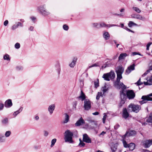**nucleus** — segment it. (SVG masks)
<instances>
[{
  "label": "nucleus",
  "mask_w": 152,
  "mask_h": 152,
  "mask_svg": "<svg viewBox=\"0 0 152 152\" xmlns=\"http://www.w3.org/2000/svg\"><path fill=\"white\" fill-rule=\"evenodd\" d=\"M124 28L125 29H126V30H127L133 33H134V32L133 31L130 30V29H129V28H127L126 27H125Z\"/></svg>",
  "instance_id": "56"
},
{
  "label": "nucleus",
  "mask_w": 152,
  "mask_h": 152,
  "mask_svg": "<svg viewBox=\"0 0 152 152\" xmlns=\"http://www.w3.org/2000/svg\"><path fill=\"white\" fill-rule=\"evenodd\" d=\"M140 78L137 83H136L138 85H140L143 84L140 81Z\"/></svg>",
  "instance_id": "51"
},
{
  "label": "nucleus",
  "mask_w": 152,
  "mask_h": 152,
  "mask_svg": "<svg viewBox=\"0 0 152 152\" xmlns=\"http://www.w3.org/2000/svg\"><path fill=\"white\" fill-rule=\"evenodd\" d=\"M78 98H80L82 101L86 100V96L85 94L82 91H81L80 95L78 97Z\"/></svg>",
  "instance_id": "25"
},
{
  "label": "nucleus",
  "mask_w": 152,
  "mask_h": 152,
  "mask_svg": "<svg viewBox=\"0 0 152 152\" xmlns=\"http://www.w3.org/2000/svg\"><path fill=\"white\" fill-rule=\"evenodd\" d=\"M37 10L42 15L45 16H48L50 14V12L47 9L45 4L39 6L37 8Z\"/></svg>",
  "instance_id": "1"
},
{
  "label": "nucleus",
  "mask_w": 152,
  "mask_h": 152,
  "mask_svg": "<svg viewBox=\"0 0 152 152\" xmlns=\"http://www.w3.org/2000/svg\"><path fill=\"white\" fill-rule=\"evenodd\" d=\"M129 113L126 108H124L123 111L122 116L125 119H126L129 116Z\"/></svg>",
  "instance_id": "19"
},
{
  "label": "nucleus",
  "mask_w": 152,
  "mask_h": 152,
  "mask_svg": "<svg viewBox=\"0 0 152 152\" xmlns=\"http://www.w3.org/2000/svg\"><path fill=\"white\" fill-rule=\"evenodd\" d=\"M6 141V138L4 135L0 134V143L5 142Z\"/></svg>",
  "instance_id": "35"
},
{
  "label": "nucleus",
  "mask_w": 152,
  "mask_h": 152,
  "mask_svg": "<svg viewBox=\"0 0 152 152\" xmlns=\"http://www.w3.org/2000/svg\"><path fill=\"white\" fill-rule=\"evenodd\" d=\"M105 134H106L105 132L103 131L99 134V136H100L101 135H104Z\"/></svg>",
  "instance_id": "61"
},
{
  "label": "nucleus",
  "mask_w": 152,
  "mask_h": 152,
  "mask_svg": "<svg viewBox=\"0 0 152 152\" xmlns=\"http://www.w3.org/2000/svg\"><path fill=\"white\" fill-rule=\"evenodd\" d=\"M150 70H148L146 72H145L143 75H142V76H144L146 75L148 72H150Z\"/></svg>",
  "instance_id": "58"
},
{
  "label": "nucleus",
  "mask_w": 152,
  "mask_h": 152,
  "mask_svg": "<svg viewBox=\"0 0 152 152\" xmlns=\"http://www.w3.org/2000/svg\"><path fill=\"white\" fill-rule=\"evenodd\" d=\"M135 147V144L133 143H131L129 144V145L127 148H129L130 151H132L134 149Z\"/></svg>",
  "instance_id": "29"
},
{
  "label": "nucleus",
  "mask_w": 152,
  "mask_h": 152,
  "mask_svg": "<svg viewBox=\"0 0 152 152\" xmlns=\"http://www.w3.org/2000/svg\"><path fill=\"white\" fill-rule=\"evenodd\" d=\"M122 74H117V77L116 82L117 83H118V84L119 83L120 79H121L122 78Z\"/></svg>",
  "instance_id": "33"
},
{
  "label": "nucleus",
  "mask_w": 152,
  "mask_h": 152,
  "mask_svg": "<svg viewBox=\"0 0 152 152\" xmlns=\"http://www.w3.org/2000/svg\"><path fill=\"white\" fill-rule=\"evenodd\" d=\"M23 109V107H21L18 110L14 112L13 114L14 116L15 117L18 114L22 111Z\"/></svg>",
  "instance_id": "26"
},
{
  "label": "nucleus",
  "mask_w": 152,
  "mask_h": 152,
  "mask_svg": "<svg viewBox=\"0 0 152 152\" xmlns=\"http://www.w3.org/2000/svg\"><path fill=\"white\" fill-rule=\"evenodd\" d=\"M79 145L80 147H83L85 146V144L83 142H80Z\"/></svg>",
  "instance_id": "54"
},
{
  "label": "nucleus",
  "mask_w": 152,
  "mask_h": 152,
  "mask_svg": "<svg viewBox=\"0 0 152 152\" xmlns=\"http://www.w3.org/2000/svg\"><path fill=\"white\" fill-rule=\"evenodd\" d=\"M15 48L18 49L20 48V45L19 43H17L15 44Z\"/></svg>",
  "instance_id": "49"
},
{
  "label": "nucleus",
  "mask_w": 152,
  "mask_h": 152,
  "mask_svg": "<svg viewBox=\"0 0 152 152\" xmlns=\"http://www.w3.org/2000/svg\"><path fill=\"white\" fill-rule=\"evenodd\" d=\"M3 58L4 60H7L8 61H10V58L9 56L7 54H6L4 56Z\"/></svg>",
  "instance_id": "40"
},
{
  "label": "nucleus",
  "mask_w": 152,
  "mask_h": 152,
  "mask_svg": "<svg viewBox=\"0 0 152 152\" xmlns=\"http://www.w3.org/2000/svg\"><path fill=\"white\" fill-rule=\"evenodd\" d=\"M8 23V20H5L4 22V25L6 26Z\"/></svg>",
  "instance_id": "60"
},
{
  "label": "nucleus",
  "mask_w": 152,
  "mask_h": 152,
  "mask_svg": "<svg viewBox=\"0 0 152 152\" xmlns=\"http://www.w3.org/2000/svg\"><path fill=\"white\" fill-rule=\"evenodd\" d=\"M115 76V74L114 72L111 71L109 73L104 74L102 77L104 79L107 81H109L110 78L114 79Z\"/></svg>",
  "instance_id": "4"
},
{
  "label": "nucleus",
  "mask_w": 152,
  "mask_h": 152,
  "mask_svg": "<svg viewBox=\"0 0 152 152\" xmlns=\"http://www.w3.org/2000/svg\"><path fill=\"white\" fill-rule=\"evenodd\" d=\"M135 65L133 64L129 66L126 69V74H129L134 69Z\"/></svg>",
  "instance_id": "12"
},
{
  "label": "nucleus",
  "mask_w": 152,
  "mask_h": 152,
  "mask_svg": "<svg viewBox=\"0 0 152 152\" xmlns=\"http://www.w3.org/2000/svg\"><path fill=\"white\" fill-rule=\"evenodd\" d=\"M124 68L121 66H118L116 70L117 74H122L124 71Z\"/></svg>",
  "instance_id": "17"
},
{
  "label": "nucleus",
  "mask_w": 152,
  "mask_h": 152,
  "mask_svg": "<svg viewBox=\"0 0 152 152\" xmlns=\"http://www.w3.org/2000/svg\"><path fill=\"white\" fill-rule=\"evenodd\" d=\"M126 137L124 138V135L122 137L123 139L122 140V142L123 143V144L124 147L125 148H127L129 145V144H128L126 141L125 140V138Z\"/></svg>",
  "instance_id": "32"
},
{
  "label": "nucleus",
  "mask_w": 152,
  "mask_h": 152,
  "mask_svg": "<svg viewBox=\"0 0 152 152\" xmlns=\"http://www.w3.org/2000/svg\"><path fill=\"white\" fill-rule=\"evenodd\" d=\"M103 37L106 40H107L110 37V34L108 32L105 31L103 34Z\"/></svg>",
  "instance_id": "30"
},
{
  "label": "nucleus",
  "mask_w": 152,
  "mask_h": 152,
  "mask_svg": "<svg viewBox=\"0 0 152 152\" xmlns=\"http://www.w3.org/2000/svg\"><path fill=\"white\" fill-rule=\"evenodd\" d=\"M117 84L119 87V88H121V91H123L124 90V91H126V87L123 83L122 82L120 83V82L119 84H118V83H117Z\"/></svg>",
  "instance_id": "20"
},
{
  "label": "nucleus",
  "mask_w": 152,
  "mask_h": 152,
  "mask_svg": "<svg viewBox=\"0 0 152 152\" xmlns=\"http://www.w3.org/2000/svg\"><path fill=\"white\" fill-rule=\"evenodd\" d=\"M117 26L115 25L114 24H106L105 27L107 28H110V27H112V26Z\"/></svg>",
  "instance_id": "47"
},
{
  "label": "nucleus",
  "mask_w": 152,
  "mask_h": 152,
  "mask_svg": "<svg viewBox=\"0 0 152 152\" xmlns=\"http://www.w3.org/2000/svg\"><path fill=\"white\" fill-rule=\"evenodd\" d=\"M112 65L110 61H108L106 62L101 67L102 69H104L107 67H110Z\"/></svg>",
  "instance_id": "22"
},
{
  "label": "nucleus",
  "mask_w": 152,
  "mask_h": 152,
  "mask_svg": "<svg viewBox=\"0 0 152 152\" xmlns=\"http://www.w3.org/2000/svg\"><path fill=\"white\" fill-rule=\"evenodd\" d=\"M30 18L34 22H35L36 20V18L33 16L31 17Z\"/></svg>",
  "instance_id": "57"
},
{
  "label": "nucleus",
  "mask_w": 152,
  "mask_h": 152,
  "mask_svg": "<svg viewBox=\"0 0 152 152\" xmlns=\"http://www.w3.org/2000/svg\"><path fill=\"white\" fill-rule=\"evenodd\" d=\"M64 114L65 115V118L64 120L63 121V123L64 124H66L69 121V116L66 113H65Z\"/></svg>",
  "instance_id": "28"
},
{
  "label": "nucleus",
  "mask_w": 152,
  "mask_h": 152,
  "mask_svg": "<svg viewBox=\"0 0 152 152\" xmlns=\"http://www.w3.org/2000/svg\"><path fill=\"white\" fill-rule=\"evenodd\" d=\"M108 90V88L106 85L102 87L101 90L103 92V93H105Z\"/></svg>",
  "instance_id": "38"
},
{
  "label": "nucleus",
  "mask_w": 152,
  "mask_h": 152,
  "mask_svg": "<svg viewBox=\"0 0 152 152\" xmlns=\"http://www.w3.org/2000/svg\"><path fill=\"white\" fill-rule=\"evenodd\" d=\"M56 141V139L55 138H54L51 141V145L50 146L51 147H52L55 144Z\"/></svg>",
  "instance_id": "45"
},
{
  "label": "nucleus",
  "mask_w": 152,
  "mask_h": 152,
  "mask_svg": "<svg viewBox=\"0 0 152 152\" xmlns=\"http://www.w3.org/2000/svg\"><path fill=\"white\" fill-rule=\"evenodd\" d=\"M34 27L32 26H30V28H29V30L31 31H33L34 29Z\"/></svg>",
  "instance_id": "63"
},
{
  "label": "nucleus",
  "mask_w": 152,
  "mask_h": 152,
  "mask_svg": "<svg viewBox=\"0 0 152 152\" xmlns=\"http://www.w3.org/2000/svg\"><path fill=\"white\" fill-rule=\"evenodd\" d=\"M136 134V132L134 130H130L129 132H126V133L124 135V138L126 136L129 137L133 136Z\"/></svg>",
  "instance_id": "18"
},
{
  "label": "nucleus",
  "mask_w": 152,
  "mask_h": 152,
  "mask_svg": "<svg viewBox=\"0 0 152 152\" xmlns=\"http://www.w3.org/2000/svg\"><path fill=\"white\" fill-rule=\"evenodd\" d=\"M12 105V101L10 99L7 100L5 102L4 106L6 108H10Z\"/></svg>",
  "instance_id": "16"
},
{
  "label": "nucleus",
  "mask_w": 152,
  "mask_h": 152,
  "mask_svg": "<svg viewBox=\"0 0 152 152\" xmlns=\"http://www.w3.org/2000/svg\"><path fill=\"white\" fill-rule=\"evenodd\" d=\"M77 104V101H75L73 102V107L75 109L76 108V107Z\"/></svg>",
  "instance_id": "52"
},
{
  "label": "nucleus",
  "mask_w": 152,
  "mask_h": 152,
  "mask_svg": "<svg viewBox=\"0 0 152 152\" xmlns=\"http://www.w3.org/2000/svg\"><path fill=\"white\" fill-rule=\"evenodd\" d=\"M147 121L148 122L152 123V113L150 114L149 117L147 119Z\"/></svg>",
  "instance_id": "37"
},
{
  "label": "nucleus",
  "mask_w": 152,
  "mask_h": 152,
  "mask_svg": "<svg viewBox=\"0 0 152 152\" xmlns=\"http://www.w3.org/2000/svg\"><path fill=\"white\" fill-rule=\"evenodd\" d=\"M131 16L132 18H136L142 20H144L145 19V17L137 14H132L131 15Z\"/></svg>",
  "instance_id": "10"
},
{
  "label": "nucleus",
  "mask_w": 152,
  "mask_h": 152,
  "mask_svg": "<svg viewBox=\"0 0 152 152\" xmlns=\"http://www.w3.org/2000/svg\"><path fill=\"white\" fill-rule=\"evenodd\" d=\"M126 91H120V94L121 96V103L122 104H123L125 102L126 99L127 95L126 94L125 92Z\"/></svg>",
  "instance_id": "7"
},
{
  "label": "nucleus",
  "mask_w": 152,
  "mask_h": 152,
  "mask_svg": "<svg viewBox=\"0 0 152 152\" xmlns=\"http://www.w3.org/2000/svg\"><path fill=\"white\" fill-rule=\"evenodd\" d=\"M55 108V106L54 104H52L49 106L48 110L50 114L53 113Z\"/></svg>",
  "instance_id": "21"
},
{
  "label": "nucleus",
  "mask_w": 152,
  "mask_h": 152,
  "mask_svg": "<svg viewBox=\"0 0 152 152\" xmlns=\"http://www.w3.org/2000/svg\"><path fill=\"white\" fill-rule=\"evenodd\" d=\"M127 97L129 99H133L135 96V94L133 90H129L126 92Z\"/></svg>",
  "instance_id": "6"
},
{
  "label": "nucleus",
  "mask_w": 152,
  "mask_h": 152,
  "mask_svg": "<svg viewBox=\"0 0 152 152\" xmlns=\"http://www.w3.org/2000/svg\"><path fill=\"white\" fill-rule=\"evenodd\" d=\"M4 104L1 101H0V111L3 110L4 107Z\"/></svg>",
  "instance_id": "43"
},
{
  "label": "nucleus",
  "mask_w": 152,
  "mask_h": 152,
  "mask_svg": "<svg viewBox=\"0 0 152 152\" xmlns=\"http://www.w3.org/2000/svg\"><path fill=\"white\" fill-rule=\"evenodd\" d=\"M141 109L140 105L132 103L130 104L128 107V110L129 112H133L135 113L138 112Z\"/></svg>",
  "instance_id": "2"
},
{
  "label": "nucleus",
  "mask_w": 152,
  "mask_h": 152,
  "mask_svg": "<svg viewBox=\"0 0 152 152\" xmlns=\"http://www.w3.org/2000/svg\"><path fill=\"white\" fill-rule=\"evenodd\" d=\"M11 134V132L10 131H7L5 133V136L6 137H9Z\"/></svg>",
  "instance_id": "41"
},
{
  "label": "nucleus",
  "mask_w": 152,
  "mask_h": 152,
  "mask_svg": "<svg viewBox=\"0 0 152 152\" xmlns=\"http://www.w3.org/2000/svg\"><path fill=\"white\" fill-rule=\"evenodd\" d=\"M152 145V140H146L143 144V146L145 148H148Z\"/></svg>",
  "instance_id": "14"
},
{
  "label": "nucleus",
  "mask_w": 152,
  "mask_h": 152,
  "mask_svg": "<svg viewBox=\"0 0 152 152\" xmlns=\"http://www.w3.org/2000/svg\"><path fill=\"white\" fill-rule=\"evenodd\" d=\"M99 28H101L105 27L106 24L103 22H101L99 23Z\"/></svg>",
  "instance_id": "42"
},
{
  "label": "nucleus",
  "mask_w": 152,
  "mask_h": 152,
  "mask_svg": "<svg viewBox=\"0 0 152 152\" xmlns=\"http://www.w3.org/2000/svg\"><path fill=\"white\" fill-rule=\"evenodd\" d=\"M84 107L85 110L88 111L91 107V102L88 99H86L84 102Z\"/></svg>",
  "instance_id": "5"
},
{
  "label": "nucleus",
  "mask_w": 152,
  "mask_h": 152,
  "mask_svg": "<svg viewBox=\"0 0 152 152\" xmlns=\"http://www.w3.org/2000/svg\"><path fill=\"white\" fill-rule=\"evenodd\" d=\"M34 118L35 119V120L37 121L39 119V117L37 115H35L34 116Z\"/></svg>",
  "instance_id": "59"
},
{
  "label": "nucleus",
  "mask_w": 152,
  "mask_h": 152,
  "mask_svg": "<svg viewBox=\"0 0 152 152\" xmlns=\"http://www.w3.org/2000/svg\"><path fill=\"white\" fill-rule=\"evenodd\" d=\"M127 56V55L126 53H121L118 57V59L120 60L124 59Z\"/></svg>",
  "instance_id": "31"
},
{
  "label": "nucleus",
  "mask_w": 152,
  "mask_h": 152,
  "mask_svg": "<svg viewBox=\"0 0 152 152\" xmlns=\"http://www.w3.org/2000/svg\"><path fill=\"white\" fill-rule=\"evenodd\" d=\"M141 99L143 100L139 101V102L141 104L146 103L148 101H152V97H149L146 96H143L141 98Z\"/></svg>",
  "instance_id": "8"
},
{
  "label": "nucleus",
  "mask_w": 152,
  "mask_h": 152,
  "mask_svg": "<svg viewBox=\"0 0 152 152\" xmlns=\"http://www.w3.org/2000/svg\"><path fill=\"white\" fill-rule=\"evenodd\" d=\"M99 66L98 64L97 63H95L93 65H92L91 66H89V68H90L93 67H95V66Z\"/></svg>",
  "instance_id": "50"
},
{
  "label": "nucleus",
  "mask_w": 152,
  "mask_h": 152,
  "mask_svg": "<svg viewBox=\"0 0 152 152\" xmlns=\"http://www.w3.org/2000/svg\"><path fill=\"white\" fill-rule=\"evenodd\" d=\"M94 87L95 88H96L99 86V83L98 80H97V81H95L94 82Z\"/></svg>",
  "instance_id": "44"
},
{
  "label": "nucleus",
  "mask_w": 152,
  "mask_h": 152,
  "mask_svg": "<svg viewBox=\"0 0 152 152\" xmlns=\"http://www.w3.org/2000/svg\"><path fill=\"white\" fill-rule=\"evenodd\" d=\"M77 60V57H74L73 58L72 62L69 64V66L71 68H74L75 66Z\"/></svg>",
  "instance_id": "11"
},
{
  "label": "nucleus",
  "mask_w": 152,
  "mask_h": 152,
  "mask_svg": "<svg viewBox=\"0 0 152 152\" xmlns=\"http://www.w3.org/2000/svg\"><path fill=\"white\" fill-rule=\"evenodd\" d=\"M152 43L151 42H149L148 43V44H147L146 45V49L148 50H149V48L150 47V46L151 45V44Z\"/></svg>",
  "instance_id": "55"
},
{
  "label": "nucleus",
  "mask_w": 152,
  "mask_h": 152,
  "mask_svg": "<svg viewBox=\"0 0 152 152\" xmlns=\"http://www.w3.org/2000/svg\"><path fill=\"white\" fill-rule=\"evenodd\" d=\"M1 123L4 125H7L9 123L8 119L7 118H4L2 120Z\"/></svg>",
  "instance_id": "24"
},
{
  "label": "nucleus",
  "mask_w": 152,
  "mask_h": 152,
  "mask_svg": "<svg viewBox=\"0 0 152 152\" xmlns=\"http://www.w3.org/2000/svg\"><path fill=\"white\" fill-rule=\"evenodd\" d=\"M83 141L88 143H91V139L89 137L88 135L86 134L83 135Z\"/></svg>",
  "instance_id": "13"
},
{
  "label": "nucleus",
  "mask_w": 152,
  "mask_h": 152,
  "mask_svg": "<svg viewBox=\"0 0 152 152\" xmlns=\"http://www.w3.org/2000/svg\"><path fill=\"white\" fill-rule=\"evenodd\" d=\"M133 26H137V24L134 23L132 21H130L128 23V26L129 27H132Z\"/></svg>",
  "instance_id": "39"
},
{
  "label": "nucleus",
  "mask_w": 152,
  "mask_h": 152,
  "mask_svg": "<svg viewBox=\"0 0 152 152\" xmlns=\"http://www.w3.org/2000/svg\"><path fill=\"white\" fill-rule=\"evenodd\" d=\"M64 29L65 31H67L69 29L68 26L66 24H64L63 26Z\"/></svg>",
  "instance_id": "48"
},
{
  "label": "nucleus",
  "mask_w": 152,
  "mask_h": 152,
  "mask_svg": "<svg viewBox=\"0 0 152 152\" xmlns=\"http://www.w3.org/2000/svg\"><path fill=\"white\" fill-rule=\"evenodd\" d=\"M23 27V25L21 23L18 22L16 23V24L13 25L12 27V29L14 30L17 28L18 26Z\"/></svg>",
  "instance_id": "23"
},
{
  "label": "nucleus",
  "mask_w": 152,
  "mask_h": 152,
  "mask_svg": "<svg viewBox=\"0 0 152 152\" xmlns=\"http://www.w3.org/2000/svg\"><path fill=\"white\" fill-rule=\"evenodd\" d=\"M49 134V133L48 132L46 131H44V136L46 137L48 136V135Z\"/></svg>",
  "instance_id": "53"
},
{
  "label": "nucleus",
  "mask_w": 152,
  "mask_h": 152,
  "mask_svg": "<svg viewBox=\"0 0 152 152\" xmlns=\"http://www.w3.org/2000/svg\"><path fill=\"white\" fill-rule=\"evenodd\" d=\"M118 144L117 143H113L111 146V148L112 152H121L120 149L118 150L117 147Z\"/></svg>",
  "instance_id": "9"
},
{
  "label": "nucleus",
  "mask_w": 152,
  "mask_h": 152,
  "mask_svg": "<svg viewBox=\"0 0 152 152\" xmlns=\"http://www.w3.org/2000/svg\"><path fill=\"white\" fill-rule=\"evenodd\" d=\"M104 115L103 116V118L102 119H104V120H106V118L107 117V115L105 113H104Z\"/></svg>",
  "instance_id": "62"
},
{
  "label": "nucleus",
  "mask_w": 152,
  "mask_h": 152,
  "mask_svg": "<svg viewBox=\"0 0 152 152\" xmlns=\"http://www.w3.org/2000/svg\"><path fill=\"white\" fill-rule=\"evenodd\" d=\"M93 28H99V23H94L91 24Z\"/></svg>",
  "instance_id": "34"
},
{
  "label": "nucleus",
  "mask_w": 152,
  "mask_h": 152,
  "mask_svg": "<svg viewBox=\"0 0 152 152\" xmlns=\"http://www.w3.org/2000/svg\"><path fill=\"white\" fill-rule=\"evenodd\" d=\"M142 152H151L150 151L146 149H142Z\"/></svg>",
  "instance_id": "64"
},
{
  "label": "nucleus",
  "mask_w": 152,
  "mask_h": 152,
  "mask_svg": "<svg viewBox=\"0 0 152 152\" xmlns=\"http://www.w3.org/2000/svg\"><path fill=\"white\" fill-rule=\"evenodd\" d=\"M132 9L137 13H139L141 12V10L137 7H132Z\"/></svg>",
  "instance_id": "36"
},
{
  "label": "nucleus",
  "mask_w": 152,
  "mask_h": 152,
  "mask_svg": "<svg viewBox=\"0 0 152 152\" xmlns=\"http://www.w3.org/2000/svg\"><path fill=\"white\" fill-rule=\"evenodd\" d=\"M23 67L20 66H18L16 67V70L17 71H20L23 70Z\"/></svg>",
  "instance_id": "46"
},
{
  "label": "nucleus",
  "mask_w": 152,
  "mask_h": 152,
  "mask_svg": "<svg viewBox=\"0 0 152 152\" xmlns=\"http://www.w3.org/2000/svg\"><path fill=\"white\" fill-rule=\"evenodd\" d=\"M73 134L72 132L69 130L66 131L64 133V140L66 142H68L70 143H72V140Z\"/></svg>",
  "instance_id": "3"
},
{
  "label": "nucleus",
  "mask_w": 152,
  "mask_h": 152,
  "mask_svg": "<svg viewBox=\"0 0 152 152\" xmlns=\"http://www.w3.org/2000/svg\"><path fill=\"white\" fill-rule=\"evenodd\" d=\"M144 83L145 85H152V76L146 82H144Z\"/></svg>",
  "instance_id": "27"
},
{
  "label": "nucleus",
  "mask_w": 152,
  "mask_h": 152,
  "mask_svg": "<svg viewBox=\"0 0 152 152\" xmlns=\"http://www.w3.org/2000/svg\"><path fill=\"white\" fill-rule=\"evenodd\" d=\"M85 123V121L82 117H81L80 119L76 122L75 125L76 126H80Z\"/></svg>",
  "instance_id": "15"
}]
</instances>
